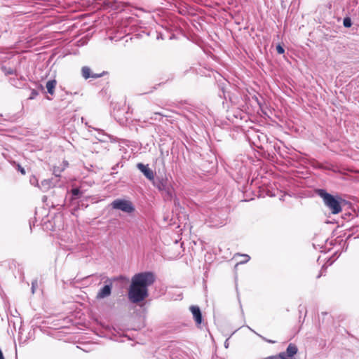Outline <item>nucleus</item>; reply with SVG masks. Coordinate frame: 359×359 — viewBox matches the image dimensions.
Wrapping results in <instances>:
<instances>
[{"label":"nucleus","mask_w":359,"mask_h":359,"mask_svg":"<svg viewBox=\"0 0 359 359\" xmlns=\"http://www.w3.org/2000/svg\"><path fill=\"white\" fill-rule=\"evenodd\" d=\"M137 167L148 180L151 181L154 180V173L147 165H145L143 163H140L137 165Z\"/></svg>","instance_id":"0eeeda50"},{"label":"nucleus","mask_w":359,"mask_h":359,"mask_svg":"<svg viewBox=\"0 0 359 359\" xmlns=\"http://www.w3.org/2000/svg\"><path fill=\"white\" fill-rule=\"evenodd\" d=\"M53 186H54V184L51 180H44L41 181L39 187L43 192H46L48 190H49L51 187H53Z\"/></svg>","instance_id":"9b49d317"},{"label":"nucleus","mask_w":359,"mask_h":359,"mask_svg":"<svg viewBox=\"0 0 359 359\" xmlns=\"http://www.w3.org/2000/svg\"><path fill=\"white\" fill-rule=\"evenodd\" d=\"M21 172H22V174H25V170H24V169H23V168L21 170Z\"/></svg>","instance_id":"4be33fe9"},{"label":"nucleus","mask_w":359,"mask_h":359,"mask_svg":"<svg viewBox=\"0 0 359 359\" xmlns=\"http://www.w3.org/2000/svg\"><path fill=\"white\" fill-rule=\"evenodd\" d=\"M82 76L86 79H88V78H93V79H97V78H99V77H101L102 76V74H90V69L88 67H82Z\"/></svg>","instance_id":"1a4fd4ad"},{"label":"nucleus","mask_w":359,"mask_h":359,"mask_svg":"<svg viewBox=\"0 0 359 359\" xmlns=\"http://www.w3.org/2000/svg\"><path fill=\"white\" fill-rule=\"evenodd\" d=\"M34 289H35V284H34V283H32V290L33 293L34 292Z\"/></svg>","instance_id":"412c9836"},{"label":"nucleus","mask_w":359,"mask_h":359,"mask_svg":"<svg viewBox=\"0 0 359 359\" xmlns=\"http://www.w3.org/2000/svg\"><path fill=\"white\" fill-rule=\"evenodd\" d=\"M56 85H57V81L55 79L49 80L46 82V88L47 89V92L50 95H54Z\"/></svg>","instance_id":"9d476101"},{"label":"nucleus","mask_w":359,"mask_h":359,"mask_svg":"<svg viewBox=\"0 0 359 359\" xmlns=\"http://www.w3.org/2000/svg\"><path fill=\"white\" fill-rule=\"evenodd\" d=\"M276 50L279 54H283L285 52L284 48L280 45L276 46Z\"/></svg>","instance_id":"2eb2a0df"},{"label":"nucleus","mask_w":359,"mask_h":359,"mask_svg":"<svg viewBox=\"0 0 359 359\" xmlns=\"http://www.w3.org/2000/svg\"><path fill=\"white\" fill-rule=\"evenodd\" d=\"M279 358L278 355H271L266 358L265 359H277Z\"/></svg>","instance_id":"6ab92c4d"},{"label":"nucleus","mask_w":359,"mask_h":359,"mask_svg":"<svg viewBox=\"0 0 359 359\" xmlns=\"http://www.w3.org/2000/svg\"><path fill=\"white\" fill-rule=\"evenodd\" d=\"M190 311L192 313L194 320L197 324H201L202 322V315L200 308L198 306H191Z\"/></svg>","instance_id":"6e6552de"},{"label":"nucleus","mask_w":359,"mask_h":359,"mask_svg":"<svg viewBox=\"0 0 359 359\" xmlns=\"http://www.w3.org/2000/svg\"><path fill=\"white\" fill-rule=\"evenodd\" d=\"M105 285L98 291L96 295L97 299H102L109 297L111 294L113 281L109 278L104 280Z\"/></svg>","instance_id":"39448f33"},{"label":"nucleus","mask_w":359,"mask_h":359,"mask_svg":"<svg viewBox=\"0 0 359 359\" xmlns=\"http://www.w3.org/2000/svg\"><path fill=\"white\" fill-rule=\"evenodd\" d=\"M155 281L151 272H142L133 276L128 290V299L134 304L144 301L148 296V287Z\"/></svg>","instance_id":"f257e3e1"},{"label":"nucleus","mask_w":359,"mask_h":359,"mask_svg":"<svg viewBox=\"0 0 359 359\" xmlns=\"http://www.w3.org/2000/svg\"><path fill=\"white\" fill-rule=\"evenodd\" d=\"M318 194L323 198L325 205L332 214L336 215L341 212V203L343 200L340 197H334L324 189L318 190Z\"/></svg>","instance_id":"f03ea898"},{"label":"nucleus","mask_w":359,"mask_h":359,"mask_svg":"<svg viewBox=\"0 0 359 359\" xmlns=\"http://www.w3.org/2000/svg\"><path fill=\"white\" fill-rule=\"evenodd\" d=\"M154 114L155 115H160V116H165V115H163V114H161L160 112H155Z\"/></svg>","instance_id":"aec40b11"},{"label":"nucleus","mask_w":359,"mask_h":359,"mask_svg":"<svg viewBox=\"0 0 359 359\" xmlns=\"http://www.w3.org/2000/svg\"><path fill=\"white\" fill-rule=\"evenodd\" d=\"M72 196L74 198H79L81 195V191L78 188L73 189L72 190Z\"/></svg>","instance_id":"f8f14e48"},{"label":"nucleus","mask_w":359,"mask_h":359,"mask_svg":"<svg viewBox=\"0 0 359 359\" xmlns=\"http://www.w3.org/2000/svg\"><path fill=\"white\" fill-rule=\"evenodd\" d=\"M155 187H156L162 194L163 198L166 201H170L174 195V189L166 177H156L152 181Z\"/></svg>","instance_id":"7ed1b4c3"},{"label":"nucleus","mask_w":359,"mask_h":359,"mask_svg":"<svg viewBox=\"0 0 359 359\" xmlns=\"http://www.w3.org/2000/svg\"><path fill=\"white\" fill-rule=\"evenodd\" d=\"M30 183L32 184V185H34V186H37L39 187L40 184H39L38 183V180L35 177H32L31 179H30Z\"/></svg>","instance_id":"4468645a"},{"label":"nucleus","mask_w":359,"mask_h":359,"mask_svg":"<svg viewBox=\"0 0 359 359\" xmlns=\"http://www.w3.org/2000/svg\"><path fill=\"white\" fill-rule=\"evenodd\" d=\"M260 337H261L263 340L266 341V342H268V343H270V344H275V343H276V341H273V340L267 339H266L265 337H262V336H260Z\"/></svg>","instance_id":"dca6fc26"},{"label":"nucleus","mask_w":359,"mask_h":359,"mask_svg":"<svg viewBox=\"0 0 359 359\" xmlns=\"http://www.w3.org/2000/svg\"><path fill=\"white\" fill-rule=\"evenodd\" d=\"M60 171L58 169H54V170H53V174L56 177H59L60 176Z\"/></svg>","instance_id":"a211bd4d"},{"label":"nucleus","mask_w":359,"mask_h":359,"mask_svg":"<svg viewBox=\"0 0 359 359\" xmlns=\"http://www.w3.org/2000/svg\"><path fill=\"white\" fill-rule=\"evenodd\" d=\"M297 346L294 344H290L286 351L280 353L278 357L280 359H294V356L297 354Z\"/></svg>","instance_id":"423d86ee"},{"label":"nucleus","mask_w":359,"mask_h":359,"mask_svg":"<svg viewBox=\"0 0 359 359\" xmlns=\"http://www.w3.org/2000/svg\"><path fill=\"white\" fill-rule=\"evenodd\" d=\"M243 256L245 258V260L241 261V263H245L249 261L250 257L248 255H244Z\"/></svg>","instance_id":"f3484780"},{"label":"nucleus","mask_w":359,"mask_h":359,"mask_svg":"<svg viewBox=\"0 0 359 359\" xmlns=\"http://www.w3.org/2000/svg\"><path fill=\"white\" fill-rule=\"evenodd\" d=\"M111 205L113 209L120 210L126 213H131L135 210L133 203L128 200L116 199L111 203Z\"/></svg>","instance_id":"20e7f679"},{"label":"nucleus","mask_w":359,"mask_h":359,"mask_svg":"<svg viewBox=\"0 0 359 359\" xmlns=\"http://www.w3.org/2000/svg\"><path fill=\"white\" fill-rule=\"evenodd\" d=\"M344 26L345 27H350L351 26V21L350 18H345L344 20Z\"/></svg>","instance_id":"ddd939ff"}]
</instances>
